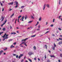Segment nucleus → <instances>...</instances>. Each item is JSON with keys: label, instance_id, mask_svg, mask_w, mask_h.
Instances as JSON below:
<instances>
[{"label": "nucleus", "instance_id": "nucleus-1", "mask_svg": "<svg viewBox=\"0 0 62 62\" xmlns=\"http://www.w3.org/2000/svg\"><path fill=\"white\" fill-rule=\"evenodd\" d=\"M8 36V35H7V33H5L4 35V36H2V38H5V37H6L5 38H4V39L3 40V41H4V40H5V39H8V37H7Z\"/></svg>", "mask_w": 62, "mask_h": 62}, {"label": "nucleus", "instance_id": "nucleus-2", "mask_svg": "<svg viewBox=\"0 0 62 62\" xmlns=\"http://www.w3.org/2000/svg\"><path fill=\"white\" fill-rule=\"evenodd\" d=\"M23 44L25 46H27L26 44V43H25V42H23L21 43V44Z\"/></svg>", "mask_w": 62, "mask_h": 62}, {"label": "nucleus", "instance_id": "nucleus-3", "mask_svg": "<svg viewBox=\"0 0 62 62\" xmlns=\"http://www.w3.org/2000/svg\"><path fill=\"white\" fill-rule=\"evenodd\" d=\"M23 56V54H20V55H19L18 57L19 59H20L21 57H22Z\"/></svg>", "mask_w": 62, "mask_h": 62}, {"label": "nucleus", "instance_id": "nucleus-4", "mask_svg": "<svg viewBox=\"0 0 62 62\" xmlns=\"http://www.w3.org/2000/svg\"><path fill=\"white\" fill-rule=\"evenodd\" d=\"M33 54L32 52H30L28 53V54L29 55H30L31 56L32 55V54Z\"/></svg>", "mask_w": 62, "mask_h": 62}, {"label": "nucleus", "instance_id": "nucleus-5", "mask_svg": "<svg viewBox=\"0 0 62 62\" xmlns=\"http://www.w3.org/2000/svg\"><path fill=\"white\" fill-rule=\"evenodd\" d=\"M15 3H16V6H15L16 8H17L18 7V2L17 1H16Z\"/></svg>", "mask_w": 62, "mask_h": 62}, {"label": "nucleus", "instance_id": "nucleus-6", "mask_svg": "<svg viewBox=\"0 0 62 62\" xmlns=\"http://www.w3.org/2000/svg\"><path fill=\"white\" fill-rule=\"evenodd\" d=\"M46 7V4H44V6H43V10H44V9H45V7Z\"/></svg>", "mask_w": 62, "mask_h": 62}, {"label": "nucleus", "instance_id": "nucleus-7", "mask_svg": "<svg viewBox=\"0 0 62 62\" xmlns=\"http://www.w3.org/2000/svg\"><path fill=\"white\" fill-rule=\"evenodd\" d=\"M13 2H12L11 3L8 4L9 5H13Z\"/></svg>", "mask_w": 62, "mask_h": 62}, {"label": "nucleus", "instance_id": "nucleus-8", "mask_svg": "<svg viewBox=\"0 0 62 62\" xmlns=\"http://www.w3.org/2000/svg\"><path fill=\"white\" fill-rule=\"evenodd\" d=\"M28 39V38H27L25 39H23L22 40V41H25V40H27V39Z\"/></svg>", "mask_w": 62, "mask_h": 62}, {"label": "nucleus", "instance_id": "nucleus-9", "mask_svg": "<svg viewBox=\"0 0 62 62\" xmlns=\"http://www.w3.org/2000/svg\"><path fill=\"white\" fill-rule=\"evenodd\" d=\"M46 6L47 8H50V5L49 4H47L46 5Z\"/></svg>", "mask_w": 62, "mask_h": 62}, {"label": "nucleus", "instance_id": "nucleus-10", "mask_svg": "<svg viewBox=\"0 0 62 62\" xmlns=\"http://www.w3.org/2000/svg\"><path fill=\"white\" fill-rule=\"evenodd\" d=\"M16 33L15 32H12L11 33V35H15Z\"/></svg>", "mask_w": 62, "mask_h": 62}, {"label": "nucleus", "instance_id": "nucleus-11", "mask_svg": "<svg viewBox=\"0 0 62 62\" xmlns=\"http://www.w3.org/2000/svg\"><path fill=\"white\" fill-rule=\"evenodd\" d=\"M36 36V35H32V36H31V38H33L34 37H35Z\"/></svg>", "mask_w": 62, "mask_h": 62}, {"label": "nucleus", "instance_id": "nucleus-12", "mask_svg": "<svg viewBox=\"0 0 62 62\" xmlns=\"http://www.w3.org/2000/svg\"><path fill=\"white\" fill-rule=\"evenodd\" d=\"M31 19H34V17L32 16H31Z\"/></svg>", "mask_w": 62, "mask_h": 62}, {"label": "nucleus", "instance_id": "nucleus-13", "mask_svg": "<svg viewBox=\"0 0 62 62\" xmlns=\"http://www.w3.org/2000/svg\"><path fill=\"white\" fill-rule=\"evenodd\" d=\"M58 44H59V45H60V44H62V42L60 41L59 42Z\"/></svg>", "mask_w": 62, "mask_h": 62}, {"label": "nucleus", "instance_id": "nucleus-14", "mask_svg": "<svg viewBox=\"0 0 62 62\" xmlns=\"http://www.w3.org/2000/svg\"><path fill=\"white\" fill-rule=\"evenodd\" d=\"M23 19H24V16H23L21 19L22 20L23 22Z\"/></svg>", "mask_w": 62, "mask_h": 62}, {"label": "nucleus", "instance_id": "nucleus-15", "mask_svg": "<svg viewBox=\"0 0 62 62\" xmlns=\"http://www.w3.org/2000/svg\"><path fill=\"white\" fill-rule=\"evenodd\" d=\"M50 57H54V58H55V56L54 55H50Z\"/></svg>", "mask_w": 62, "mask_h": 62}, {"label": "nucleus", "instance_id": "nucleus-16", "mask_svg": "<svg viewBox=\"0 0 62 62\" xmlns=\"http://www.w3.org/2000/svg\"><path fill=\"white\" fill-rule=\"evenodd\" d=\"M35 31H32L31 33L32 34H33L34 33H35Z\"/></svg>", "mask_w": 62, "mask_h": 62}, {"label": "nucleus", "instance_id": "nucleus-17", "mask_svg": "<svg viewBox=\"0 0 62 62\" xmlns=\"http://www.w3.org/2000/svg\"><path fill=\"white\" fill-rule=\"evenodd\" d=\"M2 52H3V51L1 50L0 51V55H1V54H2Z\"/></svg>", "mask_w": 62, "mask_h": 62}, {"label": "nucleus", "instance_id": "nucleus-18", "mask_svg": "<svg viewBox=\"0 0 62 62\" xmlns=\"http://www.w3.org/2000/svg\"><path fill=\"white\" fill-rule=\"evenodd\" d=\"M25 7V6H21V8H24Z\"/></svg>", "mask_w": 62, "mask_h": 62}, {"label": "nucleus", "instance_id": "nucleus-19", "mask_svg": "<svg viewBox=\"0 0 62 62\" xmlns=\"http://www.w3.org/2000/svg\"><path fill=\"white\" fill-rule=\"evenodd\" d=\"M33 48L34 49V50H36V46H34L33 47Z\"/></svg>", "mask_w": 62, "mask_h": 62}, {"label": "nucleus", "instance_id": "nucleus-20", "mask_svg": "<svg viewBox=\"0 0 62 62\" xmlns=\"http://www.w3.org/2000/svg\"><path fill=\"white\" fill-rule=\"evenodd\" d=\"M45 46L46 47V49H47V45H45Z\"/></svg>", "mask_w": 62, "mask_h": 62}, {"label": "nucleus", "instance_id": "nucleus-21", "mask_svg": "<svg viewBox=\"0 0 62 62\" xmlns=\"http://www.w3.org/2000/svg\"><path fill=\"white\" fill-rule=\"evenodd\" d=\"M1 19H4V17H3V16H1Z\"/></svg>", "mask_w": 62, "mask_h": 62}, {"label": "nucleus", "instance_id": "nucleus-22", "mask_svg": "<svg viewBox=\"0 0 62 62\" xmlns=\"http://www.w3.org/2000/svg\"><path fill=\"white\" fill-rule=\"evenodd\" d=\"M6 30V28H3L2 29V30H3V31H5Z\"/></svg>", "mask_w": 62, "mask_h": 62}, {"label": "nucleus", "instance_id": "nucleus-23", "mask_svg": "<svg viewBox=\"0 0 62 62\" xmlns=\"http://www.w3.org/2000/svg\"><path fill=\"white\" fill-rule=\"evenodd\" d=\"M7 49H8V48H7V47H6V49H4V51H6V50H7Z\"/></svg>", "mask_w": 62, "mask_h": 62}, {"label": "nucleus", "instance_id": "nucleus-24", "mask_svg": "<svg viewBox=\"0 0 62 62\" xmlns=\"http://www.w3.org/2000/svg\"><path fill=\"white\" fill-rule=\"evenodd\" d=\"M14 15V14H13L10 17L11 18H12V16Z\"/></svg>", "mask_w": 62, "mask_h": 62}, {"label": "nucleus", "instance_id": "nucleus-25", "mask_svg": "<svg viewBox=\"0 0 62 62\" xmlns=\"http://www.w3.org/2000/svg\"><path fill=\"white\" fill-rule=\"evenodd\" d=\"M41 20V17H40L39 18V21H40Z\"/></svg>", "mask_w": 62, "mask_h": 62}, {"label": "nucleus", "instance_id": "nucleus-26", "mask_svg": "<svg viewBox=\"0 0 62 62\" xmlns=\"http://www.w3.org/2000/svg\"><path fill=\"white\" fill-rule=\"evenodd\" d=\"M36 30L37 31H39V30H40V29L39 28L37 29H36Z\"/></svg>", "mask_w": 62, "mask_h": 62}, {"label": "nucleus", "instance_id": "nucleus-27", "mask_svg": "<svg viewBox=\"0 0 62 62\" xmlns=\"http://www.w3.org/2000/svg\"><path fill=\"white\" fill-rule=\"evenodd\" d=\"M52 49H53V50H54V49H55V47L53 46L52 47Z\"/></svg>", "mask_w": 62, "mask_h": 62}, {"label": "nucleus", "instance_id": "nucleus-28", "mask_svg": "<svg viewBox=\"0 0 62 62\" xmlns=\"http://www.w3.org/2000/svg\"><path fill=\"white\" fill-rule=\"evenodd\" d=\"M12 10V9H9L8 10L9 11H11Z\"/></svg>", "mask_w": 62, "mask_h": 62}, {"label": "nucleus", "instance_id": "nucleus-29", "mask_svg": "<svg viewBox=\"0 0 62 62\" xmlns=\"http://www.w3.org/2000/svg\"><path fill=\"white\" fill-rule=\"evenodd\" d=\"M4 24H5V23H3V24L2 25H1V27H3V25H4Z\"/></svg>", "mask_w": 62, "mask_h": 62}, {"label": "nucleus", "instance_id": "nucleus-30", "mask_svg": "<svg viewBox=\"0 0 62 62\" xmlns=\"http://www.w3.org/2000/svg\"><path fill=\"white\" fill-rule=\"evenodd\" d=\"M13 47V45H12L10 47V48H12Z\"/></svg>", "mask_w": 62, "mask_h": 62}, {"label": "nucleus", "instance_id": "nucleus-31", "mask_svg": "<svg viewBox=\"0 0 62 62\" xmlns=\"http://www.w3.org/2000/svg\"><path fill=\"white\" fill-rule=\"evenodd\" d=\"M12 39H10L8 41H9V42H10V41H12Z\"/></svg>", "mask_w": 62, "mask_h": 62}, {"label": "nucleus", "instance_id": "nucleus-32", "mask_svg": "<svg viewBox=\"0 0 62 62\" xmlns=\"http://www.w3.org/2000/svg\"><path fill=\"white\" fill-rule=\"evenodd\" d=\"M54 47H55L56 46V45H55V43H54Z\"/></svg>", "mask_w": 62, "mask_h": 62}, {"label": "nucleus", "instance_id": "nucleus-33", "mask_svg": "<svg viewBox=\"0 0 62 62\" xmlns=\"http://www.w3.org/2000/svg\"><path fill=\"white\" fill-rule=\"evenodd\" d=\"M61 2V0H59V5H60V4Z\"/></svg>", "mask_w": 62, "mask_h": 62}, {"label": "nucleus", "instance_id": "nucleus-34", "mask_svg": "<svg viewBox=\"0 0 62 62\" xmlns=\"http://www.w3.org/2000/svg\"><path fill=\"white\" fill-rule=\"evenodd\" d=\"M22 17V16H19L18 17V18L19 19V18H21V17Z\"/></svg>", "mask_w": 62, "mask_h": 62}, {"label": "nucleus", "instance_id": "nucleus-35", "mask_svg": "<svg viewBox=\"0 0 62 62\" xmlns=\"http://www.w3.org/2000/svg\"><path fill=\"white\" fill-rule=\"evenodd\" d=\"M18 55H16V58H18Z\"/></svg>", "mask_w": 62, "mask_h": 62}, {"label": "nucleus", "instance_id": "nucleus-36", "mask_svg": "<svg viewBox=\"0 0 62 62\" xmlns=\"http://www.w3.org/2000/svg\"><path fill=\"white\" fill-rule=\"evenodd\" d=\"M23 59L21 61V62H23Z\"/></svg>", "mask_w": 62, "mask_h": 62}, {"label": "nucleus", "instance_id": "nucleus-37", "mask_svg": "<svg viewBox=\"0 0 62 62\" xmlns=\"http://www.w3.org/2000/svg\"><path fill=\"white\" fill-rule=\"evenodd\" d=\"M27 16H25V20H26V19H27Z\"/></svg>", "mask_w": 62, "mask_h": 62}, {"label": "nucleus", "instance_id": "nucleus-38", "mask_svg": "<svg viewBox=\"0 0 62 62\" xmlns=\"http://www.w3.org/2000/svg\"><path fill=\"white\" fill-rule=\"evenodd\" d=\"M33 22V21H30L29 22H28V23H31V22Z\"/></svg>", "mask_w": 62, "mask_h": 62}, {"label": "nucleus", "instance_id": "nucleus-39", "mask_svg": "<svg viewBox=\"0 0 62 62\" xmlns=\"http://www.w3.org/2000/svg\"><path fill=\"white\" fill-rule=\"evenodd\" d=\"M28 60H29V61H30V62H32V61H31V60L29 59H28Z\"/></svg>", "mask_w": 62, "mask_h": 62}, {"label": "nucleus", "instance_id": "nucleus-40", "mask_svg": "<svg viewBox=\"0 0 62 62\" xmlns=\"http://www.w3.org/2000/svg\"><path fill=\"white\" fill-rule=\"evenodd\" d=\"M7 20H6V21H5L4 23V24H5V23H6V22H7Z\"/></svg>", "mask_w": 62, "mask_h": 62}, {"label": "nucleus", "instance_id": "nucleus-41", "mask_svg": "<svg viewBox=\"0 0 62 62\" xmlns=\"http://www.w3.org/2000/svg\"><path fill=\"white\" fill-rule=\"evenodd\" d=\"M50 32L49 31H47L45 33V34H47V33H49V32Z\"/></svg>", "mask_w": 62, "mask_h": 62}, {"label": "nucleus", "instance_id": "nucleus-42", "mask_svg": "<svg viewBox=\"0 0 62 62\" xmlns=\"http://www.w3.org/2000/svg\"><path fill=\"white\" fill-rule=\"evenodd\" d=\"M13 56H16V54H13Z\"/></svg>", "mask_w": 62, "mask_h": 62}, {"label": "nucleus", "instance_id": "nucleus-43", "mask_svg": "<svg viewBox=\"0 0 62 62\" xmlns=\"http://www.w3.org/2000/svg\"><path fill=\"white\" fill-rule=\"evenodd\" d=\"M58 29L59 30H60V31H61V28H59Z\"/></svg>", "mask_w": 62, "mask_h": 62}, {"label": "nucleus", "instance_id": "nucleus-44", "mask_svg": "<svg viewBox=\"0 0 62 62\" xmlns=\"http://www.w3.org/2000/svg\"><path fill=\"white\" fill-rule=\"evenodd\" d=\"M60 56L61 57H62V54H60Z\"/></svg>", "mask_w": 62, "mask_h": 62}, {"label": "nucleus", "instance_id": "nucleus-45", "mask_svg": "<svg viewBox=\"0 0 62 62\" xmlns=\"http://www.w3.org/2000/svg\"><path fill=\"white\" fill-rule=\"evenodd\" d=\"M40 25H39V26H38V28H40Z\"/></svg>", "mask_w": 62, "mask_h": 62}, {"label": "nucleus", "instance_id": "nucleus-46", "mask_svg": "<svg viewBox=\"0 0 62 62\" xmlns=\"http://www.w3.org/2000/svg\"><path fill=\"white\" fill-rule=\"evenodd\" d=\"M53 26H54V25L53 24L52 25H51L50 26L51 27H53Z\"/></svg>", "mask_w": 62, "mask_h": 62}, {"label": "nucleus", "instance_id": "nucleus-47", "mask_svg": "<svg viewBox=\"0 0 62 62\" xmlns=\"http://www.w3.org/2000/svg\"><path fill=\"white\" fill-rule=\"evenodd\" d=\"M4 8H2V11H4Z\"/></svg>", "mask_w": 62, "mask_h": 62}, {"label": "nucleus", "instance_id": "nucleus-48", "mask_svg": "<svg viewBox=\"0 0 62 62\" xmlns=\"http://www.w3.org/2000/svg\"><path fill=\"white\" fill-rule=\"evenodd\" d=\"M13 44H14V45H16V42H15Z\"/></svg>", "mask_w": 62, "mask_h": 62}, {"label": "nucleus", "instance_id": "nucleus-49", "mask_svg": "<svg viewBox=\"0 0 62 62\" xmlns=\"http://www.w3.org/2000/svg\"><path fill=\"white\" fill-rule=\"evenodd\" d=\"M3 33V32H1L0 33V35H1V34H2Z\"/></svg>", "mask_w": 62, "mask_h": 62}, {"label": "nucleus", "instance_id": "nucleus-50", "mask_svg": "<svg viewBox=\"0 0 62 62\" xmlns=\"http://www.w3.org/2000/svg\"><path fill=\"white\" fill-rule=\"evenodd\" d=\"M15 18H14L12 20V22H13L15 20Z\"/></svg>", "mask_w": 62, "mask_h": 62}, {"label": "nucleus", "instance_id": "nucleus-51", "mask_svg": "<svg viewBox=\"0 0 62 62\" xmlns=\"http://www.w3.org/2000/svg\"><path fill=\"white\" fill-rule=\"evenodd\" d=\"M55 20V19H53V23H54V22Z\"/></svg>", "mask_w": 62, "mask_h": 62}, {"label": "nucleus", "instance_id": "nucleus-52", "mask_svg": "<svg viewBox=\"0 0 62 62\" xmlns=\"http://www.w3.org/2000/svg\"><path fill=\"white\" fill-rule=\"evenodd\" d=\"M46 54L45 55V59H46Z\"/></svg>", "mask_w": 62, "mask_h": 62}, {"label": "nucleus", "instance_id": "nucleus-53", "mask_svg": "<svg viewBox=\"0 0 62 62\" xmlns=\"http://www.w3.org/2000/svg\"><path fill=\"white\" fill-rule=\"evenodd\" d=\"M47 62H50V60H47Z\"/></svg>", "mask_w": 62, "mask_h": 62}, {"label": "nucleus", "instance_id": "nucleus-54", "mask_svg": "<svg viewBox=\"0 0 62 62\" xmlns=\"http://www.w3.org/2000/svg\"><path fill=\"white\" fill-rule=\"evenodd\" d=\"M59 39H60V40H62V38L61 39L60 38H59Z\"/></svg>", "mask_w": 62, "mask_h": 62}, {"label": "nucleus", "instance_id": "nucleus-55", "mask_svg": "<svg viewBox=\"0 0 62 62\" xmlns=\"http://www.w3.org/2000/svg\"><path fill=\"white\" fill-rule=\"evenodd\" d=\"M10 29H12V27L11 26H10Z\"/></svg>", "mask_w": 62, "mask_h": 62}, {"label": "nucleus", "instance_id": "nucleus-56", "mask_svg": "<svg viewBox=\"0 0 62 62\" xmlns=\"http://www.w3.org/2000/svg\"><path fill=\"white\" fill-rule=\"evenodd\" d=\"M19 19H18V23H19Z\"/></svg>", "mask_w": 62, "mask_h": 62}, {"label": "nucleus", "instance_id": "nucleus-57", "mask_svg": "<svg viewBox=\"0 0 62 62\" xmlns=\"http://www.w3.org/2000/svg\"><path fill=\"white\" fill-rule=\"evenodd\" d=\"M58 62H61V61H60V60H58Z\"/></svg>", "mask_w": 62, "mask_h": 62}, {"label": "nucleus", "instance_id": "nucleus-58", "mask_svg": "<svg viewBox=\"0 0 62 62\" xmlns=\"http://www.w3.org/2000/svg\"><path fill=\"white\" fill-rule=\"evenodd\" d=\"M1 6H3V4L2 3H1Z\"/></svg>", "mask_w": 62, "mask_h": 62}, {"label": "nucleus", "instance_id": "nucleus-59", "mask_svg": "<svg viewBox=\"0 0 62 62\" xmlns=\"http://www.w3.org/2000/svg\"><path fill=\"white\" fill-rule=\"evenodd\" d=\"M48 52H49V53H51V51H50L49 50Z\"/></svg>", "mask_w": 62, "mask_h": 62}, {"label": "nucleus", "instance_id": "nucleus-60", "mask_svg": "<svg viewBox=\"0 0 62 62\" xmlns=\"http://www.w3.org/2000/svg\"><path fill=\"white\" fill-rule=\"evenodd\" d=\"M39 22H37V24H39Z\"/></svg>", "mask_w": 62, "mask_h": 62}, {"label": "nucleus", "instance_id": "nucleus-61", "mask_svg": "<svg viewBox=\"0 0 62 62\" xmlns=\"http://www.w3.org/2000/svg\"><path fill=\"white\" fill-rule=\"evenodd\" d=\"M26 26H27V25H25L24 26V27H26Z\"/></svg>", "mask_w": 62, "mask_h": 62}, {"label": "nucleus", "instance_id": "nucleus-62", "mask_svg": "<svg viewBox=\"0 0 62 62\" xmlns=\"http://www.w3.org/2000/svg\"><path fill=\"white\" fill-rule=\"evenodd\" d=\"M25 62H28V61L27 60H26Z\"/></svg>", "mask_w": 62, "mask_h": 62}, {"label": "nucleus", "instance_id": "nucleus-63", "mask_svg": "<svg viewBox=\"0 0 62 62\" xmlns=\"http://www.w3.org/2000/svg\"><path fill=\"white\" fill-rule=\"evenodd\" d=\"M22 10H21L20 11V12H22Z\"/></svg>", "mask_w": 62, "mask_h": 62}, {"label": "nucleus", "instance_id": "nucleus-64", "mask_svg": "<svg viewBox=\"0 0 62 62\" xmlns=\"http://www.w3.org/2000/svg\"><path fill=\"white\" fill-rule=\"evenodd\" d=\"M6 53H4V55H6Z\"/></svg>", "mask_w": 62, "mask_h": 62}]
</instances>
